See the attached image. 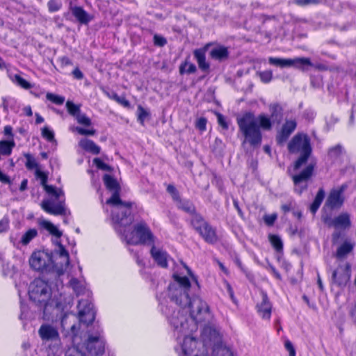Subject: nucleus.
I'll list each match as a JSON object with an SVG mask.
<instances>
[{"mask_svg":"<svg viewBox=\"0 0 356 356\" xmlns=\"http://www.w3.org/2000/svg\"><path fill=\"white\" fill-rule=\"evenodd\" d=\"M168 291L157 298L159 309L170 325L178 356H209L211 341H219V330L206 302L189 295L191 283L186 276L173 274Z\"/></svg>","mask_w":356,"mask_h":356,"instance_id":"nucleus-1","label":"nucleus"},{"mask_svg":"<svg viewBox=\"0 0 356 356\" xmlns=\"http://www.w3.org/2000/svg\"><path fill=\"white\" fill-rule=\"evenodd\" d=\"M236 122L244 137L243 145L247 143L253 149L261 145V131H270L275 124L268 115L262 113L256 117L251 111L245 112L241 116L237 117Z\"/></svg>","mask_w":356,"mask_h":356,"instance_id":"nucleus-2","label":"nucleus"},{"mask_svg":"<svg viewBox=\"0 0 356 356\" xmlns=\"http://www.w3.org/2000/svg\"><path fill=\"white\" fill-rule=\"evenodd\" d=\"M111 197L106 200V204L115 206L111 212V220L115 232H120L122 227L131 225L134 221L132 214V202H124L120 198V190L112 191Z\"/></svg>","mask_w":356,"mask_h":356,"instance_id":"nucleus-3","label":"nucleus"},{"mask_svg":"<svg viewBox=\"0 0 356 356\" xmlns=\"http://www.w3.org/2000/svg\"><path fill=\"white\" fill-rule=\"evenodd\" d=\"M130 226L124 225L120 232H116L127 241V245H155L156 237L145 221L134 225L131 232L128 230Z\"/></svg>","mask_w":356,"mask_h":356,"instance_id":"nucleus-4","label":"nucleus"},{"mask_svg":"<svg viewBox=\"0 0 356 356\" xmlns=\"http://www.w3.org/2000/svg\"><path fill=\"white\" fill-rule=\"evenodd\" d=\"M288 150L292 154L300 153L293 165V170H298L303 165L307 163L312 154V148L310 138L305 134H296L289 143Z\"/></svg>","mask_w":356,"mask_h":356,"instance_id":"nucleus-5","label":"nucleus"},{"mask_svg":"<svg viewBox=\"0 0 356 356\" xmlns=\"http://www.w3.org/2000/svg\"><path fill=\"white\" fill-rule=\"evenodd\" d=\"M191 225L206 243L215 244L219 241L217 228L207 222L202 214L196 215L194 219H191Z\"/></svg>","mask_w":356,"mask_h":356,"instance_id":"nucleus-6","label":"nucleus"},{"mask_svg":"<svg viewBox=\"0 0 356 356\" xmlns=\"http://www.w3.org/2000/svg\"><path fill=\"white\" fill-rule=\"evenodd\" d=\"M51 273L60 276L65 273L70 263L69 250L66 246H56L49 252Z\"/></svg>","mask_w":356,"mask_h":356,"instance_id":"nucleus-7","label":"nucleus"},{"mask_svg":"<svg viewBox=\"0 0 356 356\" xmlns=\"http://www.w3.org/2000/svg\"><path fill=\"white\" fill-rule=\"evenodd\" d=\"M81 348H85L90 355L101 356L104 353L105 339L99 326H95L92 330L88 331V339Z\"/></svg>","mask_w":356,"mask_h":356,"instance_id":"nucleus-8","label":"nucleus"},{"mask_svg":"<svg viewBox=\"0 0 356 356\" xmlns=\"http://www.w3.org/2000/svg\"><path fill=\"white\" fill-rule=\"evenodd\" d=\"M30 299L33 302L47 306L50 298L51 289L48 283L42 279L34 280L29 288Z\"/></svg>","mask_w":356,"mask_h":356,"instance_id":"nucleus-9","label":"nucleus"},{"mask_svg":"<svg viewBox=\"0 0 356 356\" xmlns=\"http://www.w3.org/2000/svg\"><path fill=\"white\" fill-rule=\"evenodd\" d=\"M166 191L170 195L177 208L189 214L191 216V219H194L196 215H201L197 211L196 207L191 200L181 198L180 193L173 184H168L166 188Z\"/></svg>","mask_w":356,"mask_h":356,"instance_id":"nucleus-10","label":"nucleus"},{"mask_svg":"<svg viewBox=\"0 0 356 356\" xmlns=\"http://www.w3.org/2000/svg\"><path fill=\"white\" fill-rule=\"evenodd\" d=\"M315 164L309 163L298 173L292 175L291 179L294 185V192L298 195H302L303 192L307 190L309 181L312 179L314 173Z\"/></svg>","mask_w":356,"mask_h":356,"instance_id":"nucleus-11","label":"nucleus"},{"mask_svg":"<svg viewBox=\"0 0 356 356\" xmlns=\"http://www.w3.org/2000/svg\"><path fill=\"white\" fill-rule=\"evenodd\" d=\"M38 332L42 342L54 343L52 350H55V354L61 353L60 334L56 326L49 323H42Z\"/></svg>","mask_w":356,"mask_h":356,"instance_id":"nucleus-12","label":"nucleus"},{"mask_svg":"<svg viewBox=\"0 0 356 356\" xmlns=\"http://www.w3.org/2000/svg\"><path fill=\"white\" fill-rule=\"evenodd\" d=\"M31 268L42 273H51L49 252L44 250L35 251L29 259Z\"/></svg>","mask_w":356,"mask_h":356,"instance_id":"nucleus-13","label":"nucleus"},{"mask_svg":"<svg viewBox=\"0 0 356 356\" xmlns=\"http://www.w3.org/2000/svg\"><path fill=\"white\" fill-rule=\"evenodd\" d=\"M351 267L348 263L339 265L332 273V283L338 287L344 288L350 282Z\"/></svg>","mask_w":356,"mask_h":356,"instance_id":"nucleus-14","label":"nucleus"},{"mask_svg":"<svg viewBox=\"0 0 356 356\" xmlns=\"http://www.w3.org/2000/svg\"><path fill=\"white\" fill-rule=\"evenodd\" d=\"M322 221L329 227H334L335 229L345 230L351 226L350 215L348 213H342L332 218L330 215H323Z\"/></svg>","mask_w":356,"mask_h":356,"instance_id":"nucleus-15","label":"nucleus"},{"mask_svg":"<svg viewBox=\"0 0 356 356\" xmlns=\"http://www.w3.org/2000/svg\"><path fill=\"white\" fill-rule=\"evenodd\" d=\"M346 188V184H342L339 188L332 189L325 201L324 208L328 207L331 210L340 209L344 203L343 193Z\"/></svg>","mask_w":356,"mask_h":356,"instance_id":"nucleus-16","label":"nucleus"},{"mask_svg":"<svg viewBox=\"0 0 356 356\" xmlns=\"http://www.w3.org/2000/svg\"><path fill=\"white\" fill-rule=\"evenodd\" d=\"M79 318V321L87 325L91 323L95 320V312L90 300H81L78 304Z\"/></svg>","mask_w":356,"mask_h":356,"instance_id":"nucleus-17","label":"nucleus"},{"mask_svg":"<svg viewBox=\"0 0 356 356\" xmlns=\"http://www.w3.org/2000/svg\"><path fill=\"white\" fill-rule=\"evenodd\" d=\"M79 330V325H76L75 324L71 326L70 330V337L72 338V341L73 346L70 347L65 352V356H86L83 354L80 350V344H79V337L78 336Z\"/></svg>","mask_w":356,"mask_h":356,"instance_id":"nucleus-18","label":"nucleus"},{"mask_svg":"<svg viewBox=\"0 0 356 356\" xmlns=\"http://www.w3.org/2000/svg\"><path fill=\"white\" fill-rule=\"evenodd\" d=\"M77 269L79 271V275L81 280H78L77 278L73 277L74 274L72 273H70V276L72 277L69 282L70 285L77 296L86 294L88 296H89L90 292L86 287L82 275V268L79 264H78Z\"/></svg>","mask_w":356,"mask_h":356,"instance_id":"nucleus-19","label":"nucleus"},{"mask_svg":"<svg viewBox=\"0 0 356 356\" xmlns=\"http://www.w3.org/2000/svg\"><path fill=\"white\" fill-rule=\"evenodd\" d=\"M150 253L154 261L161 268H167L168 262L172 260L161 246H152Z\"/></svg>","mask_w":356,"mask_h":356,"instance_id":"nucleus-20","label":"nucleus"},{"mask_svg":"<svg viewBox=\"0 0 356 356\" xmlns=\"http://www.w3.org/2000/svg\"><path fill=\"white\" fill-rule=\"evenodd\" d=\"M42 208L47 213L55 216H65L66 209L65 207V200L54 203L51 200H44L42 203Z\"/></svg>","mask_w":356,"mask_h":356,"instance_id":"nucleus-21","label":"nucleus"},{"mask_svg":"<svg viewBox=\"0 0 356 356\" xmlns=\"http://www.w3.org/2000/svg\"><path fill=\"white\" fill-rule=\"evenodd\" d=\"M296 127L297 122L295 120H286L276 136L277 144L280 145L286 142Z\"/></svg>","mask_w":356,"mask_h":356,"instance_id":"nucleus-22","label":"nucleus"},{"mask_svg":"<svg viewBox=\"0 0 356 356\" xmlns=\"http://www.w3.org/2000/svg\"><path fill=\"white\" fill-rule=\"evenodd\" d=\"M261 301L257 305V312L263 319L270 320L272 312V304L267 294L261 291Z\"/></svg>","mask_w":356,"mask_h":356,"instance_id":"nucleus-23","label":"nucleus"},{"mask_svg":"<svg viewBox=\"0 0 356 356\" xmlns=\"http://www.w3.org/2000/svg\"><path fill=\"white\" fill-rule=\"evenodd\" d=\"M210 354L212 356H234L232 350L225 346L222 342V336L219 333V341H211V350Z\"/></svg>","mask_w":356,"mask_h":356,"instance_id":"nucleus-24","label":"nucleus"},{"mask_svg":"<svg viewBox=\"0 0 356 356\" xmlns=\"http://www.w3.org/2000/svg\"><path fill=\"white\" fill-rule=\"evenodd\" d=\"M40 225L42 228L48 231L52 236L56 238L54 240H52L54 245H63V241L60 238L63 236V233L55 225L47 220H43Z\"/></svg>","mask_w":356,"mask_h":356,"instance_id":"nucleus-25","label":"nucleus"},{"mask_svg":"<svg viewBox=\"0 0 356 356\" xmlns=\"http://www.w3.org/2000/svg\"><path fill=\"white\" fill-rule=\"evenodd\" d=\"M270 115L275 124L279 125L282 123L284 117V108L278 103H272L269 105Z\"/></svg>","mask_w":356,"mask_h":356,"instance_id":"nucleus-26","label":"nucleus"},{"mask_svg":"<svg viewBox=\"0 0 356 356\" xmlns=\"http://www.w3.org/2000/svg\"><path fill=\"white\" fill-rule=\"evenodd\" d=\"M209 56L213 60L223 62L228 59L229 51L225 46L218 44L211 49L209 52Z\"/></svg>","mask_w":356,"mask_h":356,"instance_id":"nucleus-27","label":"nucleus"},{"mask_svg":"<svg viewBox=\"0 0 356 356\" xmlns=\"http://www.w3.org/2000/svg\"><path fill=\"white\" fill-rule=\"evenodd\" d=\"M268 63L270 65L280 67L282 68L284 67H299V62L298 61V58L294 59L292 58H277V57H269L268 58Z\"/></svg>","mask_w":356,"mask_h":356,"instance_id":"nucleus-28","label":"nucleus"},{"mask_svg":"<svg viewBox=\"0 0 356 356\" xmlns=\"http://www.w3.org/2000/svg\"><path fill=\"white\" fill-rule=\"evenodd\" d=\"M72 15L76 20L81 24H88L92 19V17L82 7L74 6L71 8Z\"/></svg>","mask_w":356,"mask_h":356,"instance_id":"nucleus-29","label":"nucleus"},{"mask_svg":"<svg viewBox=\"0 0 356 356\" xmlns=\"http://www.w3.org/2000/svg\"><path fill=\"white\" fill-rule=\"evenodd\" d=\"M79 145L85 151L95 155L99 154L101 152L100 147L97 145L93 140L88 138L81 139L79 142Z\"/></svg>","mask_w":356,"mask_h":356,"instance_id":"nucleus-30","label":"nucleus"},{"mask_svg":"<svg viewBox=\"0 0 356 356\" xmlns=\"http://www.w3.org/2000/svg\"><path fill=\"white\" fill-rule=\"evenodd\" d=\"M325 193L323 188H320L309 207V210L313 214H315L319 209L325 198Z\"/></svg>","mask_w":356,"mask_h":356,"instance_id":"nucleus-31","label":"nucleus"},{"mask_svg":"<svg viewBox=\"0 0 356 356\" xmlns=\"http://www.w3.org/2000/svg\"><path fill=\"white\" fill-rule=\"evenodd\" d=\"M298 61L299 62V67L310 66L319 71H326L328 70V67L326 65L320 63H312L309 58H298Z\"/></svg>","mask_w":356,"mask_h":356,"instance_id":"nucleus-32","label":"nucleus"},{"mask_svg":"<svg viewBox=\"0 0 356 356\" xmlns=\"http://www.w3.org/2000/svg\"><path fill=\"white\" fill-rule=\"evenodd\" d=\"M197 72V67L188 60V57L179 65V72L180 75L191 74Z\"/></svg>","mask_w":356,"mask_h":356,"instance_id":"nucleus-33","label":"nucleus"},{"mask_svg":"<svg viewBox=\"0 0 356 356\" xmlns=\"http://www.w3.org/2000/svg\"><path fill=\"white\" fill-rule=\"evenodd\" d=\"M103 181L106 189L110 191L121 190L120 186L117 179L111 175L105 174L103 176Z\"/></svg>","mask_w":356,"mask_h":356,"instance_id":"nucleus-34","label":"nucleus"},{"mask_svg":"<svg viewBox=\"0 0 356 356\" xmlns=\"http://www.w3.org/2000/svg\"><path fill=\"white\" fill-rule=\"evenodd\" d=\"M15 146L14 139L0 140V154L3 156L10 155Z\"/></svg>","mask_w":356,"mask_h":356,"instance_id":"nucleus-35","label":"nucleus"},{"mask_svg":"<svg viewBox=\"0 0 356 356\" xmlns=\"http://www.w3.org/2000/svg\"><path fill=\"white\" fill-rule=\"evenodd\" d=\"M137 121L141 124L144 125V122L147 119L151 116L150 111L145 108L142 105L139 104L137 106Z\"/></svg>","mask_w":356,"mask_h":356,"instance_id":"nucleus-36","label":"nucleus"},{"mask_svg":"<svg viewBox=\"0 0 356 356\" xmlns=\"http://www.w3.org/2000/svg\"><path fill=\"white\" fill-rule=\"evenodd\" d=\"M211 45V43H207L204 47L193 51V56L197 62L206 58V53Z\"/></svg>","mask_w":356,"mask_h":356,"instance_id":"nucleus-37","label":"nucleus"},{"mask_svg":"<svg viewBox=\"0 0 356 356\" xmlns=\"http://www.w3.org/2000/svg\"><path fill=\"white\" fill-rule=\"evenodd\" d=\"M44 190L47 193L54 197L56 200H58L60 196H64L63 191L61 188H58L53 185H46Z\"/></svg>","mask_w":356,"mask_h":356,"instance_id":"nucleus-38","label":"nucleus"},{"mask_svg":"<svg viewBox=\"0 0 356 356\" xmlns=\"http://www.w3.org/2000/svg\"><path fill=\"white\" fill-rule=\"evenodd\" d=\"M13 82L17 86L26 90H29L33 88V85L19 74H15L13 77Z\"/></svg>","mask_w":356,"mask_h":356,"instance_id":"nucleus-39","label":"nucleus"},{"mask_svg":"<svg viewBox=\"0 0 356 356\" xmlns=\"http://www.w3.org/2000/svg\"><path fill=\"white\" fill-rule=\"evenodd\" d=\"M24 156L26 159L25 166L29 170L38 168V163L32 154L30 153H24Z\"/></svg>","mask_w":356,"mask_h":356,"instance_id":"nucleus-40","label":"nucleus"},{"mask_svg":"<svg viewBox=\"0 0 356 356\" xmlns=\"http://www.w3.org/2000/svg\"><path fill=\"white\" fill-rule=\"evenodd\" d=\"M93 164L96 166V168L99 170L107 171L109 172H112L113 171V168L110 165L106 163L102 159L96 157L93 159Z\"/></svg>","mask_w":356,"mask_h":356,"instance_id":"nucleus-41","label":"nucleus"},{"mask_svg":"<svg viewBox=\"0 0 356 356\" xmlns=\"http://www.w3.org/2000/svg\"><path fill=\"white\" fill-rule=\"evenodd\" d=\"M343 147L340 144H337L330 148H329L327 152V156L331 159H336L340 156L342 154Z\"/></svg>","mask_w":356,"mask_h":356,"instance_id":"nucleus-42","label":"nucleus"},{"mask_svg":"<svg viewBox=\"0 0 356 356\" xmlns=\"http://www.w3.org/2000/svg\"><path fill=\"white\" fill-rule=\"evenodd\" d=\"M38 232L35 229H29L22 236L20 242L22 245H27L34 237L37 236Z\"/></svg>","mask_w":356,"mask_h":356,"instance_id":"nucleus-43","label":"nucleus"},{"mask_svg":"<svg viewBox=\"0 0 356 356\" xmlns=\"http://www.w3.org/2000/svg\"><path fill=\"white\" fill-rule=\"evenodd\" d=\"M66 108L69 114L74 118L81 113L80 106L74 104L72 101L68 100L66 102Z\"/></svg>","mask_w":356,"mask_h":356,"instance_id":"nucleus-44","label":"nucleus"},{"mask_svg":"<svg viewBox=\"0 0 356 356\" xmlns=\"http://www.w3.org/2000/svg\"><path fill=\"white\" fill-rule=\"evenodd\" d=\"M42 136L50 143H56L54 131L49 127L45 126L42 129Z\"/></svg>","mask_w":356,"mask_h":356,"instance_id":"nucleus-45","label":"nucleus"},{"mask_svg":"<svg viewBox=\"0 0 356 356\" xmlns=\"http://www.w3.org/2000/svg\"><path fill=\"white\" fill-rule=\"evenodd\" d=\"M21 314L19 316L20 320L22 321L24 326L26 325V322L31 318V314L29 312L28 307L21 302Z\"/></svg>","mask_w":356,"mask_h":356,"instance_id":"nucleus-46","label":"nucleus"},{"mask_svg":"<svg viewBox=\"0 0 356 356\" xmlns=\"http://www.w3.org/2000/svg\"><path fill=\"white\" fill-rule=\"evenodd\" d=\"M47 100L56 105H62L65 102V97L52 92H47L46 95Z\"/></svg>","mask_w":356,"mask_h":356,"instance_id":"nucleus-47","label":"nucleus"},{"mask_svg":"<svg viewBox=\"0 0 356 356\" xmlns=\"http://www.w3.org/2000/svg\"><path fill=\"white\" fill-rule=\"evenodd\" d=\"M353 247V246H339L334 256L339 259H342L351 252Z\"/></svg>","mask_w":356,"mask_h":356,"instance_id":"nucleus-48","label":"nucleus"},{"mask_svg":"<svg viewBox=\"0 0 356 356\" xmlns=\"http://www.w3.org/2000/svg\"><path fill=\"white\" fill-rule=\"evenodd\" d=\"M63 3L61 0H49L47 3L48 10L49 13H55L60 10Z\"/></svg>","mask_w":356,"mask_h":356,"instance_id":"nucleus-49","label":"nucleus"},{"mask_svg":"<svg viewBox=\"0 0 356 356\" xmlns=\"http://www.w3.org/2000/svg\"><path fill=\"white\" fill-rule=\"evenodd\" d=\"M35 177L40 180V184L45 188L46 185H48V175L47 172L40 170L39 168H37L35 172Z\"/></svg>","mask_w":356,"mask_h":356,"instance_id":"nucleus-50","label":"nucleus"},{"mask_svg":"<svg viewBox=\"0 0 356 356\" xmlns=\"http://www.w3.org/2000/svg\"><path fill=\"white\" fill-rule=\"evenodd\" d=\"M75 118L78 123L83 126L90 127L92 124L90 118L84 113H79Z\"/></svg>","mask_w":356,"mask_h":356,"instance_id":"nucleus-51","label":"nucleus"},{"mask_svg":"<svg viewBox=\"0 0 356 356\" xmlns=\"http://www.w3.org/2000/svg\"><path fill=\"white\" fill-rule=\"evenodd\" d=\"M72 130L73 131H76L82 136H93L96 133V130L94 129H88L81 127H75Z\"/></svg>","mask_w":356,"mask_h":356,"instance_id":"nucleus-52","label":"nucleus"},{"mask_svg":"<svg viewBox=\"0 0 356 356\" xmlns=\"http://www.w3.org/2000/svg\"><path fill=\"white\" fill-rule=\"evenodd\" d=\"M154 44L156 47H163L167 44V39L161 35L154 34L153 37Z\"/></svg>","mask_w":356,"mask_h":356,"instance_id":"nucleus-53","label":"nucleus"},{"mask_svg":"<svg viewBox=\"0 0 356 356\" xmlns=\"http://www.w3.org/2000/svg\"><path fill=\"white\" fill-rule=\"evenodd\" d=\"M261 81L264 83H269L273 79V72L271 70H266L259 73Z\"/></svg>","mask_w":356,"mask_h":356,"instance_id":"nucleus-54","label":"nucleus"},{"mask_svg":"<svg viewBox=\"0 0 356 356\" xmlns=\"http://www.w3.org/2000/svg\"><path fill=\"white\" fill-rule=\"evenodd\" d=\"M277 218V214L276 213H272L270 215L265 214L263 216V220H264L265 224L269 227L273 226L275 224Z\"/></svg>","mask_w":356,"mask_h":356,"instance_id":"nucleus-55","label":"nucleus"},{"mask_svg":"<svg viewBox=\"0 0 356 356\" xmlns=\"http://www.w3.org/2000/svg\"><path fill=\"white\" fill-rule=\"evenodd\" d=\"M207 119L205 117L197 118L195 122V128L200 131H204L207 129Z\"/></svg>","mask_w":356,"mask_h":356,"instance_id":"nucleus-56","label":"nucleus"},{"mask_svg":"<svg viewBox=\"0 0 356 356\" xmlns=\"http://www.w3.org/2000/svg\"><path fill=\"white\" fill-rule=\"evenodd\" d=\"M217 120L218 124L224 129L227 130L229 129V123L226 120V118L221 113L217 114Z\"/></svg>","mask_w":356,"mask_h":356,"instance_id":"nucleus-57","label":"nucleus"},{"mask_svg":"<svg viewBox=\"0 0 356 356\" xmlns=\"http://www.w3.org/2000/svg\"><path fill=\"white\" fill-rule=\"evenodd\" d=\"M197 63L198 67L200 70L205 73H209L210 71V64L207 61L206 58L202 60H200Z\"/></svg>","mask_w":356,"mask_h":356,"instance_id":"nucleus-58","label":"nucleus"},{"mask_svg":"<svg viewBox=\"0 0 356 356\" xmlns=\"http://www.w3.org/2000/svg\"><path fill=\"white\" fill-rule=\"evenodd\" d=\"M322 0H296V3L300 6H306L310 4H318Z\"/></svg>","mask_w":356,"mask_h":356,"instance_id":"nucleus-59","label":"nucleus"},{"mask_svg":"<svg viewBox=\"0 0 356 356\" xmlns=\"http://www.w3.org/2000/svg\"><path fill=\"white\" fill-rule=\"evenodd\" d=\"M284 347L286 350L289 352V356L296 355V350L293 347V345L289 339L285 340Z\"/></svg>","mask_w":356,"mask_h":356,"instance_id":"nucleus-60","label":"nucleus"},{"mask_svg":"<svg viewBox=\"0 0 356 356\" xmlns=\"http://www.w3.org/2000/svg\"><path fill=\"white\" fill-rule=\"evenodd\" d=\"M15 104V100L13 98H3V106L4 111H8L10 108L13 109V105Z\"/></svg>","mask_w":356,"mask_h":356,"instance_id":"nucleus-61","label":"nucleus"},{"mask_svg":"<svg viewBox=\"0 0 356 356\" xmlns=\"http://www.w3.org/2000/svg\"><path fill=\"white\" fill-rule=\"evenodd\" d=\"M270 245H283L282 241L280 236L276 234H269L268 236Z\"/></svg>","mask_w":356,"mask_h":356,"instance_id":"nucleus-62","label":"nucleus"},{"mask_svg":"<svg viewBox=\"0 0 356 356\" xmlns=\"http://www.w3.org/2000/svg\"><path fill=\"white\" fill-rule=\"evenodd\" d=\"M8 227L9 220L7 217H4L0 220V233L6 232Z\"/></svg>","mask_w":356,"mask_h":356,"instance_id":"nucleus-63","label":"nucleus"},{"mask_svg":"<svg viewBox=\"0 0 356 356\" xmlns=\"http://www.w3.org/2000/svg\"><path fill=\"white\" fill-rule=\"evenodd\" d=\"M72 75L73 76L74 79L76 80H81L84 77L83 73L81 71V70L76 67L72 72Z\"/></svg>","mask_w":356,"mask_h":356,"instance_id":"nucleus-64","label":"nucleus"}]
</instances>
